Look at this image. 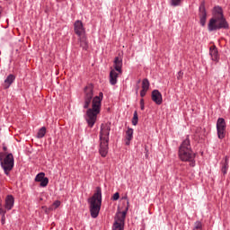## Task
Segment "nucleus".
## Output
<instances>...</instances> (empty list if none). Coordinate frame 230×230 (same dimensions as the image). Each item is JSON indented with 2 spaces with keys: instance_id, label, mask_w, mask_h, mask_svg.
<instances>
[{
  "instance_id": "22",
  "label": "nucleus",
  "mask_w": 230,
  "mask_h": 230,
  "mask_svg": "<svg viewBox=\"0 0 230 230\" xmlns=\"http://www.w3.org/2000/svg\"><path fill=\"white\" fill-rule=\"evenodd\" d=\"M46 177V173L44 172H40L36 175L35 177V181L36 182H40L44 178Z\"/></svg>"
},
{
  "instance_id": "23",
  "label": "nucleus",
  "mask_w": 230,
  "mask_h": 230,
  "mask_svg": "<svg viewBox=\"0 0 230 230\" xmlns=\"http://www.w3.org/2000/svg\"><path fill=\"white\" fill-rule=\"evenodd\" d=\"M40 182V186L41 188H46V186H48V184H49V179H48V177H45Z\"/></svg>"
},
{
  "instance_id": "18",
  "label": "nucleus",
  "mask_w": 230,
  "mask_h": 230,
  "mask_svg": "<svg viewBox=\"0 0 230 230\" xmlns=\"http://www.w3.org/2000/svg\"><path fill=\"white\" fill-rule=\"evenodd\" d=\"M134 137V129L128 128L126 131V145L128 146L130 145V140Z\"/></svg>"
},
{
  "instance_id": "30",
  "label": "nucleus",
  "mask_w": 230,
  "mask_h": 230,
  "mask_svg": "<svg viewBox=\"0 0 230 230\" xmlns=\"http://www.w3.org/2000/svg\"><path fill=\"white\" fill-rule=\"evenodd\" d=\"M5 222H6V215L1 216V224L4 226Z\"/></svg>"
},
{
  "instance_id": "27",
  "label": "nucleus",
  "mask_w": 230,
  "mask_h": 230,
  "mask_svg": "<svg viewBox=\"0 0 230 230\" xmlns=\"http://www.w3.org/2000/svg\"><path fill=\"white\" fill-rule=\"evenodd\" d=\"M112 200H119V192L113 194Z\"/></svg>"
},
{
  "instance_id": "7",
  "label": "nucleus",
  "mask_w": 230,
  "mask_h": 230,
  "mask_svg": "<svg viewBox=\"0 0 230 230\" xmlns=\"http://www.w3.org/2000/svg\"><path fill=\"white\" fill-rule=\"evenodd\" d=\"M226 128H227V124L224 118H218L217 121V132L218 139H224L226 137Z\"/></svg>"
},
{
  "instance_id": "1",
  "label": "nucleus",
  "mask_w": 230,
  "mask_h": 230,
  "mask_svg": "<svg viewBox=\"0 0 230 230\" xmlns=\"http://www.w3.org/2000/svg\"><path fill=\"white\" fill-rule=\"evenodd\" d=\"M94 96V87L93 84H88L84 88V109H88L86 111V123L90 128L94 127L96 119L99 113L102 111V101L103 100V93H100L99 96Z\"/></svg>"
},
{
  "instance_id": "19",
  "label": "nucleus",
  "mask_w": 230,
  "mask_h": 230,
  "mask_svg": "<svg viewBox=\"0 0 230 230\" xmlns=\"http://www.w3.org/2000/svg\"><path fill=\"white\" fill-rule=\"evenodd\" d=\"M46 136V127H42L41 128L39 129L37 133V137L38 139H42Z\"/></svg>"
},
{
  "instance_id": "21",
  "label": "nucleus",
  "mask_w": 230,
  "mask_h": 230,
  "mask_svg": "<svg viewBox=\"0 0 230 230\" xmlns=\"http://www.w3.org/2000/svg\"><path fill=\"white\" fill-rule=\"evenodd\" d=\"M113 230H123V225H121L120 221H115L113 224Z\"/></svg>"
},
{
  "instance_id": "11",
  "label": "nucleus",
  "mask_w": 230,
  "mask_h": 230,
  "mask_svg": "<svg viewBox=\"0 0 230 230\" xmlns=\"http://www.w3.org/2000/svg\"><path fill=\"white\" fill-rule=\"evenodd\" d=\"M114 64V71H117L121 75L123 73L122 67H123V58L119 57H116L113 61Z\"/></svg>"
},
{
  "instance_id": "33",
  "label": "nucleus",
  "mask_w": 230,
  "mask_h": 230,
  "mask_svg": "<svg viewBox=\"0 0 230 230\" xmlns=\"http://www.w3.org/2000/svg\"><path fill=\"white\" fill-rule=\"evenodd\" d=\"M3 215H6V210H4L3 207H0V217Z\"/></svg>"
},
{
  "instance_id": "35",
  "label": "nucleus",
  "mask_w": 230,
  "mask_h": 230,
  "mask_svg": "<svg viewBox=\"0 0 230 230\" xmlns=\"http://www.w3.org/2000/svg\"><path fill=\"white\" fill-rule=\"evenodd\" d=\"M3 150L4 152H6V150H8V147H6L5 146H3Z\"/></svg>"
},
{
  "instance_id": "3",
  "label": "nucleus",
  "mask_w": 230,
  "mask_h": 230,
  "mask_svg": "<svg viewBox=\"0 0 230 230\" xmlns=\"http://www.w3.org/2000/svg\"><path fill=\"white\" fill-rule=\"evenodd\" d=\"M195 157L196 155L191 149V144L190 142V137H187L179 147V158L181 161L190 163V166H195Z\"/></svg>"
},
{
  "instance_id": "20",
  "label": "nucleus",
  "mask_w": 230,
  "mask_h": 230,
  "mask_svg": "<svg viewBox=\"0 0 230 230\" xmlns=\"http://www.w3.org/2000/svg\"><path fill=\"white\" fill-rule=\"evenodd\" d=\"M142 89L145 91H148L150 89V81L146 78L143 79L142 81Z\"/></svg>"
},
{
  "instance_id": "14",
  "label": "nucleus",
  "mask_w": 230,
  "mask_h": 230,
  "mask_svg": "<svg viewBox=\"0 0 230 230\" xmlns=\"http://www.w3.org/2000/svg\"><path fill=\"white\" fill-rule=\"evenodd\" d=\"M15 82V75L13 74H10L4 80L3 85L4 89H10V85Z\"/></svg>"
},
{
  "instance_id": "16",
  "label": "nucleus",
  "mask_w": 230,
  "mask_h": 230,
  "mask_svg": "<svg viewBox=\"0 0 230 230\" xmlns=\"http://www.w3.org/2000/svg\"><path fill=\"white\" fill-rule=\"evenodd\" d=\"M117 70L112 69L110 72V84L111 85H116V84H118V76H119V73L116 72Z\"/></svg>"
},
{
  "instance_id": "2",
  "label": "nucleus",
  "mask_w": 230,
  "mask_h": 230,
  "mask_svg": "<svg viewBox=\"0 0 230 230\" xmlns=\"http://www.w3.org/2000/svg\"><path fill=\"white\" fill-rule=\"evenodd\" d=\"M208 31H217V30H229V23L224 17V10L220 6H215L212 11V18L208 24Z\"/></svg>"
},
{
  "instance_id": "34",
  "label": "nucleus",
  "mask_w": 230,
  "mask_h": 230,
  "mask_svg": "<svg viewBox=\"0 0 230 230\" xmlns=\"http://www.w3.org/2000/svg\"><path fill=\"white\" fill-rule=\"evenodd\" d=\"M127 211H128V207H127L126 210L122 212L123 218H125V217H127Z\"/></svg>"
},
{
  "instance_id": "5",
  "label": "nucleus",
  "mask_w": 230,
  "mask_h": 230,
  "mask_svg": "<svg viewBox=\"0 0 230 230\" xmlns=\"http://www.w3.org/2000/svg\"><path fill=\"white\" fill-rule=\"evenodd\" d=\"M88 204L92 218H98L100 209H102V188H96V192L88 199Z\"/></svg>"
},
{
  "instance_id": "12",
  "label": "nucleus",
  "mask_w": 230,
  "mask_h": 230,
  "mask_svg": "<svg viewBox=\"0 0 230 230\" xmlns=\"http://www.w3.org/2000/svg\"><path fill=\"white\" fill-rule=\"evenodd\" d=\"M209 55L214 62H218L220 60V57L218 56V49L217 46H211L209 49Z\"/></svg>"
},
{
  "instance_id": "13",
  "label": "nucleus",
  "mask_w": 230,
  "mask_h": 230,
  "mask_svg": "<svg viewBox=\"0 0 230 230\" xmlns=\"http://www.w3.org/2000/svg\"><path fill=\"white\" fill-rule=\"evenodd\" d=\"M78 42L80 48L84 49V51H87V49H89V42L87 41V37H85V35L79 36Z\"/></svg>"
},
{
  "instance_id": "26",
  "label": "nucleus",
  "mask_w": 230,
  "mask_h": 230,
  "mask_svg": "<svg viewBox=\"0 0 230 230\" xmlns=\"http://www.w3.org/2000/svg\"><path fill=\"white\" fill-rule=\"evenodd\" d=\"M193 230H202V222L196 221L195 224H194Z\"/></svg>"
},
{
  "instance_id": "32",
  "label": "nucleus",
  "mask_w": 230,
  "mask_h": 230,
  "mask_svg": "<svg viewBox=\"0 0 230 230\" xmlns=\"http://www.w3.org/2000/svg\"><path fill=\"white\" fill-rule=\"evenodd\" d=\"M53 206L55 207V209H57V208H59V207H60V201H59V200H56V201L53 203Z\"/></svg>"
},
{
  "instance_id": "17",
  "label": "nucleus",
  "mask_w": 230,
  "mask_h": 230,
  "mask_svg": "<svg viewBox=\"0 0 230 230\" xmlns=\"http://www.w3.org/2000/svg\"><path fill=\"white\" fill-rule=\"evenodd\" d=\"M229 169V157L225 156L224 160L222 161V173L226 175L227 173V170Z\"/></svg>"
},
{
  "instance_id": "8",
  "label": "nucleus",
  "mask_w": 230,
  "mask_h": 230,
  "mask_svg": "<svg viewBox=\"0 0 230 230\" xmlns=\"http://www.w3.org/2000/svg\"><path fill=\"white\" fill-rule=\"evenodd\" d=\"M199 24L206 26V21L208 20V12H206V2L202 1L199 8Z\"/></svg>"
},
{
  "instance_id": "10",
  "label": "nucleus",
  "mask_w": 230,
  "mask_h": 230,
  "mask_svg": "<svg viewBox=\"0 0 230 230\" xmlns=\"http://www.w3.org/2000/svg\"><path fill=\"white\" fill-rule=\"evenodd\" d=\"M151 100L155 102L156 105H162L163 94L159 90H154L151 93Z\"/></svg>"
},
{
  "instance_id": "6",
  "label": "nucleus",
  "mask_w": 230,
  "mask_h": 230,
  "mask_svg": "<svg viewBox=\"0 0 230 230\" xmlns=\"http://www.w3.org/2000/svg\"><path fill=\"white\" fill-rule=\"evenodd\" d=\"M4 153H0V164L4 172V173L8 176L10 175V172L13 170L14 166V160H13V155L12 153H9L4 157Z\"/></svg>"
},
{
  "instance_id": "31",
  "label": "nucleus",
  "mask_w": 230,
  "mask_h": 230,
  "mask_svg": "<svg viewBox=\"0 0 230 230\" xmlns=\"http://www.w3.org/2000/svg\"><path fill=\"white\" fill-rule=\"evenodd\" d=\"M183 75H184V73H182V71H179L178 75H177V80H182Z\"/></svg>"
},
{
  "instance_id": "24",
  "label": "nucleus",
  "mask_w": 230,
  "mask_h": 230,
  "mask_svg": "<svg viewBox=\"0 0 230 230\" xmlns=\"http://www.w3.org/2000/svg\"><path fill=\"white\" fill-rule=\"evenodd\" d=\"M139 121V118L137 117V111H135L133 114V119H132V125L136 127L137 125V122Z\"/></svg>"
},
{
  "instance_id": "29",
  "label": "nucleus",
  "mask_w": 230,
  "mask_h": 230,
  "mask_svg": "<svg viewBox=\"0 0 230 230\" xmlns=\"http://www.w3.org/2000/svg\"><path fill=\"white\" fill-rule=\"evenodd\" d=\"M140 109L141 111H145V99L140 100Z\"/></svg>"
},
{
  "instance_id": "25",
  "label": "nucleus",
  "mask_w": 230,
  "mask_h": 230,
  "mask_svg": "<svg viewBox=\"0 0 230 230\" xmlns=\"http://www.w3.org/2000/svg\"><path fill=\"white\" fill-rule=\"evenodd\" d=\"M170 4L171 6H181V4H182V0H171Z\"/></svg>"
},
{
  "instance_id": "9",
  "label": "nucleus",
  "mask_w": 230,
  "mask_h": 230,
  "mask_svg": "<svg viewBox=\"0 0 230 230\" xmlns=\"http://www.w3.org/2000/svg\"><path fill=\"white\" fill-rule=\"evenodd\" d=\"M74 31L78 37L85 35V27H84V22L80 20H76L74 23Z\"/></svg>"
},
{
  "instance_id": "28",
  "label": "nucleus",
  "mask_w": 230,
  "mask_h": 230,
  "mask_svg": "<svg viewBox=\"0 0 230 230\" xmlns=\"http://www.w3.org/2000/svg\"><path fill=\"white\" fill-rule=\"evenodd\" d=\"M146 93H148V90H141L140 92V96L141 98H145V96H146Z\"/></svg>"
},
{
  "instance_id": "4",
  "label": "nucleus",
  "mask_w": 230,
  "mask_h": 230,
  "mask_svg": "<svg viewBox=\"0 0 230 230\" xmlns=\"http://www.w3.org/2000/svg\"><path fill=\"white\" fill-rule=\"evenodd\" d=\"M111 134V124H102L100 131V149L102 157H107L109 154V135Z\"/></svg>"
},
{
  "instance_id": "15",
  "label": "nucleus",
  "mask_w": 230,
  "mask_h": 230,
  "mask_svg": "<svg viewBox=\"0 0 230 230\" xmlns=\"http://www.w3.org/2000/svg\"><path fill=\"white\" fill-rule=\"evenodd\" d=\"M15 203V199H13V196L12 195H8L5 199V209H7V211H10V209H12V208H13V204Z\"/></svg>"
}]
</instances>
